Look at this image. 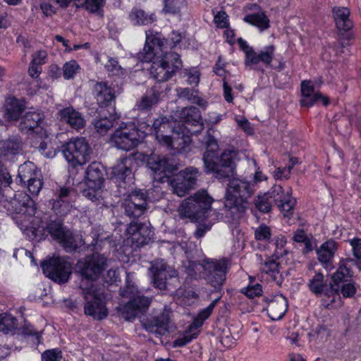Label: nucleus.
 Listing matches in <instances>:
<instances>
[{
  "mask_svg": "<svg viewBox=\"0 0 361 361\" xmlns=\"http://www.w3.org/2000/svg\"><path fill=\"white\" fill-rule=\"evenodd\" d=\"M133 159L126 157L121 159L112 169V180L117 184L118 196L126 197L122 208L126 216L132 219L139 218L147 209V196L141 190L130 192L133 183L131 164Z\"/></svg>",
  "mask_w": 361,
  "mask_h": 361,
  "instance_id": "1",
  "label": "nucleus"
},
{
  "mask_svg": "<svg viewBox=\"0 0 361 361\" xmlns=\"http://www.w3.org/2000/svg\"><path fill=\"white\" fill-rule=\"evenodd\" d=\"M212 129L208 130L202 140L206 147L202 157L205 173H212L219 180L230 178L235 171L238 153L235 150L226 149L217 156L219 145L217 140L212 135Z\"/></svg>",
  "mask_w": 361,
  "mask_h": 361,
  "instance_id": "2",
  "label": "nucleus"
},
{
  "mask_svg": "<svg viewBox=\"0 0 361 361\" xmlns=\"http://www.w3.org/2000/svg\"><path fill=\"white\" fill-rule=\"evenodd\" d=\"M255 192V185L240 178H232L226 188L224 213L232 220L240 219L245 212L247 200Z\"/></svg>",
  "mask_w": 361,
  "mask_h": 361,
  "instance_id": "3",
  "label": "nucleus"
},
{
  "mask_svg": "<svg viewBox=\"0 0 361 361\" xmlns=\"http://www.w3.org/2000/svg\"><path fill=\"white\" fill-rule=\"evenodd\" d=\"M44 231H47L54 240L58 241L68 252H74L85 245L81 236L74 235L72 231L63 226L59 217L50 219L47 222L41 221L37 227L33 222L27 235L29 238H36Z\"/></svg>",
  "mask_w": 361,
  "mask_h": 361,
  "instance_id": "4",
  "label": "nucleus"
},
{
  "mask_svg": "<svg viewBox=\"0 0 361 361\" xmlns=\"http://www.w3.org/2000/svg\"><path fill=\"white\" fill-rule=\"evenodd\" d=\"M3 206L12 216L20 230L26 234L30 232L37 210L35 202L30 195L23 192L15 194L10 200L4 202Z\"/></svg>",
  "mask_w": 361,
  "mask_h": 361,
  "instance_id": "5",
  "label": "nucleus"
},
{
  "mask_svg": "<svg viewBox=\"0 0 361 361\" xmlns=\"http://www.w3.org/2000/svg\"><path fill=\"white\" fill-rule=\"evenodd\" d=\"M138 293L137 287L134 282L133 274L127 273L126 285L120 289V295L123 298H133L121 307V315L128 321L135 319L139 314H143L148 309L151 300L143 295L134 297Z\"/></svg>",
  "mask_w": 361,
  "mask_h": 361,
  "instance_id": "6",
  "label": "nucleus"
},
{
  "mask_svg": "<svg viewBox=\"0 0 361 361\" xmlns=\"http://www.w3.org/2000/svg\"><path fill=\"white\" fill-rule=\"evenodd\" d=\"M212 198L206 191L197 192L185 198L178 207L181 219H189L191 221L199 222L208 218L212 212Z\"/></svg>",
  "mask_w": 361,
  "mask_h": 361,
  "instance_id": "7",
  "label": "nucleus"
},
{
  "mask_svg": "<svg viewBox=\"0 0 361 361\" xmlns=\"http://www.w3.org/2000/svg\"><path fill=\"white\" fill-rule=\"evenodd\" d=\"M202 277L207 283L216 292H221L230 269L229 260L225 257L220 259L206 258L202 262Z\"/></svg>",
  "mask_w": 361,
  "mask_h": 361,
  "instance_id": "8",
  "label": "nucleus"
},
{
  "mask_svg": "<svg viewBox=\"0 0 361 361\" xmlns=\"http://www.w3.org/2000/svg\"><path fill=\"white\" fill-rule=\"evenodd\" d=\"M147 33L146 42L142 51L137 54V58L142 62L152 61L154 56L158 54L157 50L164 51V49L167 46L172 48L176 47L180 42L182 36L181 34L172 31L169 35V39L161 38L159 35L150 37Z\"/></svg>",
  "mask_w": 361,
  "mask_h": 361,
  "instance_id": "9",
  "label": "nucleus"
},
{
  "mask_svg": "<svg viewBox=\"0 0 361 361\" xmlns=\"http://www.w3.org/2000/svg\"><path fill=\"white\" fill-rule=\"evenodd\" d=\"M142 134L134 123H122L111 135V141L116 148L128 152L137 147L144 137Z\"/></svg>",
  "mask_w": 361,
  "mask_h": 361,
  "instance_id": "10",
  "label": "nucleus"
},
{
  "mask_svg": "<svg viewBox=\"0 0 361 361\" xmlns=\"http://www.w3.org/2000/svg\"><path fill=\"white\" fill-rule=\"evenodd\" d=\"M182 61L180 55L175 52L166 53L161 60L154 61L150 68V74L160 84L169 80L180 68Z\"/></svg>",
  "mask_w": 361,
  "mask_h": 361,
  "instance_id": "11",
  "label": "nucleus"
},
{
  "mask_svg": "<svg viewBox=\"0 0 361 361\" xmlns=\"http://www.w3.org/2000/svg\"><path fill=\"white\" fill-rule=\"evenodd\" d=\"M61 148L66 160L73 168L86 164L90 159L91 149L84 137L71 139Z\"/></svg>",
  "mask_w": 361,
  "mask_h": 361,
  "instance_id": "12",
  "label": "nucleus"
},
{
  "mask_svg": "<svg viewBox=\"0 0 361 361\" xmlns=\"http://www.w3.org/2000/svg\"><path fill=\"white\" fill-rule=\"evenodd\" d=\"M92 91L97 104L100 108H108L114 111L116 98L123 90L118 82L109 83L106 81H101L94 84Z\"/></svg>",
  "mask_w": 361,
  "mask_h": 361,
  "instance_id": "13",
  "label": "nucleus"
},
{
  "mask_svg": "<svg viewBox=\"0 0 361 361\" xmlns=\"http://www.w3.org/2000/svg\"><path fill=\"white\" fill-rule=\"evenodd\" d=\"M41 267L47 277L59 283L68 280L72 268L69 262L59 257L43 261Z\"/></svg>",
  "mask_w": 361,
  "mask_h": 361,
  "instance_id": "14",
  "label": "nucleus"
},
{
  "mask_svg": "<svg viewBox=\"0 0 361 361\" xmlns=\"http://www.w3.org/2000/svg\"><path fill=\"white\" fill-rule=\"evenodd\" d=\"M18 128L25 133H34L41 138L48 136L47 124L44 114L41 112H27L20 118Z\"/></svg>",
  "mask_w": 361,
  "mask_h": 361,
  "instance_id": "15",
  "label": "nucleus"
},
{
  "mask_svg": "<svg viewBox=\"0 0 361 361\" xmlns=\"http://www.w3.org/2000/svg\"><path fill=\"white\" fill-rule=\"evenodd\" d=\"M106 257L97 252L87 256L78 263L82 276L91 281L96 280L105 269Z\"/></svg>",
  "mask_w": 361,
  "mask_h": 361,
  "instance_id": "16",
  "label": "nucleus"
},
{
  "mask_svg": "<svg viewBox=\"0 0 361 361\" xmlns=\"http://www.w3.org/2000/svg\"><path fill=\"white\" fill-rule=\"evenodd\" d=\"M85 300L84 312L96 320H102L108 315V310L103 297L92 291L83 293Z\"/></svg>",
  "mask_w": 361,
  "mask_h": 361,
  "instance_id": "17",
  "label": "nucleus"
},
{
  "mask_svg": "<svg viewBox=\"0 0 361 361\" xmlns=\"http://www.w3.org/2000/svg\"><path fill=\"white\" fill-rule=\"evenodd\" d=\"M153 282L156 288L166 290L171 283L170 280L178 281V272L166 264L164 260L155 262L152 267Z\"/></svg>",
  "mask_w": 361,
  "mask_h": 361,
  "instance_id": "18",
  "label": "nucleus"
},
{
  "mask_svg": "<svg viewBox=\"0 0 361 361\" xmlns=\"http://www.w3.org/2000/svg\"><path fill=\"white\" fill-rule=\"evenodd\" d=\"M268 193L273 200V203L276 204L285 216L289 217L292 215L296 200L291 196V190L285 192L282 186L275 185Z\"/></svg>",
  "mask_w": 361,
  "mask_h": 361,
  "instance_id": "19",
  "label": "nucleus"
},
{
  "mask_svg": "<svg viewBox=\"0 0 361 361\" xmlns=\"http://www.w3.org/2000/svg\"><path fill=\"white\" fill-rule=\"evenodd\" d=\"M147 166L155 173L168 177L178 170V163L173 156L164 157L152 154L147 159Z\"/></svg>",
  "mask_w": 361,
  "mask_h": 361,
  "instance_id": "20",
  "label": "nucleus"
},
{
  "mask_svg": "<svg viewBox=\"0 0 361 361\" xmlns=\"http://www.w3.org/2000/svg\"><path fill=\"white\" fill-rule=\"evenodd\" d=\"M127 233L132 243L137 247L147 244L154 235L149 224L137 221H133L129 224Z\"/></svg>",
  "mask_w": 361,
  "mask_h": 361,
  "instance_id": "21",
  "label": "nucleus"
},
{
  "mask_svg": "<svg viewBox=\"0 0 361 361\" xmlns=\"http://www.w3.org/2000/svg\"><path fill=\"white\" fill-rule=\"evenodd\" d=\"M170 312L166 309L159 314L147 318L143 323L144 329L160 337L169 331Z\"/></svg>",
  "mask_w": 361,
  "mask_h": 361,
  "instance_id": "22",
  "label": "nucleus"
},
{
  "mask_svg": "<svg viewBox=\"0 0 361 361\" xmlns=\"http://www.w3.org/2000/svg\"><path fill=\"white\" fill-rule=\"evenodd\" d=\"M200 133L188 126H176L173 131V149L177 153H184L190 150L191 135Z\"/></svg>",
  "mask_w": 361,
  "mask_h": 361,
  "instance_id": "23",
  "label": "nucleus"
},
{
  "mask_svg": "<svg viewBox=\"0 0 361 361\" xmlns=\"http://www.w3.org/2000/svg\"><path fill=\"white\" fill-rule=\"evenodd\" d=\"M307 286L309 290L316 296L324 295L329 299V301L332 296V293L334 291L332 289L331 282L328 284L327 281L325 280L324 275L322 272H315L309 279Z\"/></svg>",
  "mask_w": 361,
  "mask_h": 361,
  "instance_id": "24",
  "label": "nucleus"
},
{
  "mask_svg": "<svg viewBox=\"0 0 361 361\" xmlns=\"http://www.w3.org/2000/svg\"><path fill=\"white\" fill-rule=\"evenodd\" d=\"M301 93L302 98L300 99V105L310 107L322 102L324 106L329 104V99L322 95L319 92H314V86L311 81L304 80L301 83Z\"/></svg>",
  "mask_w": 361,
  "mask_h": 361,
  "instance_id": "25",
  "label": "nucleus"
},
{
  "mask_svg": "<svg viewBox=\"0 0 361 361\" xmlns=\"http://www.w3.org/2000/svg\"><path fill=\"white\" fill-rule=\"evenodd\" d=\"M164 92V87L160 84H155L149 90H147L141 99L137 102L136 106L139 111H149L158 104L161 96Z\"/></svg>",
  "mask_w": 361,
  "mask_h": 361,
  "instance_id": "26",
  "label": "nucleus"
},
{
  "mask_svg": "<svg viewBox=\"0 0 361 361\" xmlns=\"http://www.w3.org/2000/svg\"><path fill=\"white\" fill-rule=\"evenodd\" d=\"M57 117L61 122L75 130H80L85 125V120L81 113L73 106H68L59 110Z\"/></svg>",
  "mask_w": 361,
  "mask_h": 361,
  "instance_id": "27",
  "label": "nucleus"
},
{
  "mask_svg": "<svg viewBox=\"0 0 361 361\" xmlns=\"http://www.w3.org/2000/svg\"><path fill=\"white\" fill-rule=\"evenodd\" d=\"M71 190L68 188H61L52 203V209L59 217L66 216L72 208L71 201Z\"/></svg>",
  "mask_w": 361,
  "mask_h": 361,
  "instance_id": "28",
  "label": "nucleus"
},
{
  "mask_svg": "<svg viewBox=\"0 0 361 361\" xmlns=\"http://www.w3.org/2000/svg\"><path fill=\"white\" fill-rule=\"evenodd\" d=\"M267 303V311L272 320H279L285 314L288 309L287 300L282 295H276L271 299L264 298Z\"/></svg>",
  "mask_w": 361,
  "mask_h": 361,
  "instance_id": "29",
  "label": "nucleus"
},
{
  "mask_svg": "<svg viewBox=\"0 0 361 361\" xmlns=\"http://www.w3.org/2000/svg\"><path fill=\"white\" fill-rule=\"evenodd\" d=\"M180 117L183 119V123L178 126H188L193 130H200V132L203 129L201 114L197 107H185L181 111Z\"/></svg>",
  "mask_w": 361,
  "mask_h": 361,
  "instance_id": "30",
  "label": "nucleus"
},
{
  "mask_svg": "<svg viewBox=\"0 0 361 361\" xmlns=\"http://www.w3.org/2000/svg\"><path fill=\"white\" fill-rule=\"evenodd\" d=\"M4 118L8 121H16L19 120L25 106L23 101L14 97H8L4 103Z\"/></svg>",
  "mask_w": 361,
  "mask_h": 361,
  "instance_id": "31",
  "label": "nucleus"
},
{
  "mask_svg": "<svg viewBox=\"0 0 361 361\" xmlns=\"http://www.w3.org/2000/svg\"><path fill=\"white\" fill-rule=\"evenodd\" d=\"M337 250L338 243L335 240H329L324 242L316 250L319 262L326 268L331 267Z\"/></svg>",
  "mask_w": 361,
  "mask_h": 361,
  "instance_id": "32",
  "label": "nucleus"
},
{
  "mask_svg": "<svg viewBox=\"0 0 361 361\" xmlns=\"http://www.w3.org/2000/svg\"><path fill=\"white\" fill-rule=\"evenodd\" d=\"M22 147V140L19 135H11L8 139L0 140V157L9 159L18 154Z\"/></svg>",
  "mask_w": 361,
  "mask_h": 361,
  "instance_id": "33",
  "label": "nucleus"
},
{
  "mask_svg": "<svg viewBox=\"0 0 361 361\" xmlns=\"http://www.w3.org/2000/svg\"><path fill=\"white\" fill-rule=\"evenodd\" d=\"M275 47L272 44L264 47L259 51H254L249 56L248 62H245L246 66L255 65L262 63L265 66L270 67L274 59Z\"/></svg>",
  "mask_w": 361,
  "mask_h": 361,
  "instance_id": "34",
  "label": "nucleus"
},
{
  "mask_svg": "<svg viewBox=\"0 0 361 361\" xmlns=\"http://www.w3.org/2000/svg\"><path fill=\"white\" fill-rule=\"evenodd\" d=\"M332 288L334 291L332 293V296L330 298V300L326 301L324 300L323 302V305L326 307H328L331 304L335 302L337 298H340L341 294L344 298H350L353 297L356 292V288L352 282V280L341 283L332 284Z\"/></svg>",
  "mask_w": 361,
  "mask_h": 361,
  "instance_id": "35",
  "label": "nucleus"
},
{
  "mask_svg": "<svg viewBox=\"0 0 361 361\" xmlns=\"http://www.w3.org/2000/svg\"><path fill=\"white\" fill-rule=\"evenodd\" d=\"M40 174V171L33 162L25 161L18 167L16 182L20 185H25L26 181H30L32 178Z\"/></svg>",
  "mask_w": 361,
  "mask_h": 361,
  "instance_id": "36",
  "label": "nucleus"
},
{
  "mask_svg": "<svg viewBox=\"0 0 361 361\" xmlns=\"http://www.w3.org/2000/svg\"><path fill=\"white\" fill-rule=\"evenodd\" d=\"M349 262H353L345 260V259H341L340 260L338 268L331 276V284H338L339 283H341L351 281L353 272L350 269V264Z\"/></svg>",
  "mask_w": 361,
  "mask_h": 361,
  "instance_id": "37",
  "label": "nucleus"
},
{
  "mask_svg": "<svg viewBox=\"0 0 361 361\" xmlns=\"http://www.w3.org/2000/svg\"><path fill=\"white\" fill-rule=\"evenodd\" d=\"M333 15L336 27L340 30L348 31L353 27V22L350 19V11L345 7H335Z\"/></svg>",
  "mask_w": 361,
  "mask_h": 361,
  "instance_id": "38",
  "label": "nucleus"
},
{
  "mask_svg": "<svg viewBox=\"0 0 361 361\" xmlns=\"http://www.w3.org/2000/svg\"><path fill=\"white\" fill-rule=\"evenodd\" d=\"M105 168L99 162H92L86 170V181L90 182V184L103 185Z\"/></svg>",
  "mask_w": 361,
  "mask_h": 361,
  "instance_id": "39",
  "label": "nucleus"
},
{
  "mask_svg": "<svg viewBox=\"0 0 361 361\" xmlns=\"http://www.w3.org/2000/svg\"><path fill=\"white\" fill-rule=\"evenodd\" d=\"M279 262H276V259L269 257L267 260L262 264L261 271L262 273H265L269 275L271 279L275 281L277 284H281L283 281L281 274L279 270Z\"/></svg>",
  "mask_w": 361,
  "mask_h": 361,
  "instance_id": "40",
  "label": "nucleus"
},
{
  "mask_svg": "<svg viewBox=\"0 0 361 361\" xmlns=\"http://www.w3.org/2000/svg\"><path fill=\"white\" fill-rule=\"evenodd\" d=\"M177 95L180 99L187 100L192 104H196L200 107L205 108L207 102L197 94V92L188 87L176 89Z\"/></svg>",
  "mask_w": 361,
  "mask_h": 361,
  "instance_id": "41",
  "label": "nucleus"
},
{
  "mask_svg": "<svg viewBox=\"0 0 361 361\" xmlns=\"http://www.w3.org/2000/svg\"><path fill=\"white\" fill-rule=\"evenodd\" d=\"M129 19L135 25H146L155 20V16L148 15L143 10L134 8L129 13Z\"/></svg>",
  "mask_w": 361,
  "mask_h": 361,
  "instance_id": "42",
  "label": "nucleus"
},
{
  "mask_svg": "<svg viewBox=\"0 0 361 361\" xmlns=\"http://www.w3.org/2000/svg\"><path fill=\"white\" fill-rule=\"evenodd\" d=\"M244 21L257 27L261 31L269 27V19L264 12L251 13L245 16Z\"/></svg>",
  "mask_w": 361,
  "mask_h": 361,
  "instance_id": "43",
  "label": "nucleus"
},
{
  "mask_svg": "<svg viewBox=\"0 0 361 361\" xmlns=\"http://www.w3.org/2000/svg\"><path fill=\"white\" fill-rule=\"evenodd\" d=\"M108 112L109 116H104L94 121V126L99 133H106L114 126V121L116 119V110L112 111L111 109H108Z\"/></svg>",
  "mask_w": 361,
  "mask_h": 361,
  "instance_id": "44",
  "label": "nucleus"
},
{
  "mask_svg": "<svg viewBox=\"0 0 361 361\" xmlns=\"http://www.w3.org/2000/svg\"><path fill=\"white\" fill-rule=\"evenodd\" d=\"M17 319L8 313L0 314V331L7 334H13L18 328Z\"/></svg>",
  "mask_w": 361,
  "mask_h": 361,
  "instance_id": "45",
  "label": "nucleus"
},
{
  "mask_svg": "<svg viewBox=\"0 0 361 361\" xmlns=\"http://www.w3.org/2000/svg\"><path fill=\"white\" fill-rule=\"evenodd\" d=\"M254 204L255 208L262 213H269L273 206V200L267 192L258 195L255 198Z\"/></svg>",
  "mask_w": 361,
  "mask_h": 361,
  "instance_id": "46",
  "label": "nucleus"
},
{
  "mask_svg": "<svg viewBox=\"0 0 361 361\" xmlns=\"http://www.w3.org/2000/svg\"><path fill=\"white\" fill-rule=\"evenodd\" d=\"M329 336L330 330L323 325H317L308 333L310 341H314L317 343L326 341Z\"/></svg>",
  "mask_w": 361,
  "mask_h": 361,
  "instance_id": "47",
  "label": "nucleus"
},
{
  "mask_svg": "<svg viewBox=\"0 0 361 361\" xmlns=\"http://www.w3.org/2000/svg\"><path fill=\"white\" fill-rule=\"evenodd\" d=\"M86 186L87 187L81 191L84 197L92 202L97 201L102 198L103 185L97 183L94 185L90 184V182L86 181Z\"/></svg>",
  "mask_w": 361,
  "mask_h": 361,
  "instance_id": "48",
  "label": "nucleus"
},
{
  "mask_svg": "<svg viewBox=\"0 0 361 361\" xmlns=\"http://www.w3.org/2000/svg\"><path fill=\"white\" fill-rule=\"evenodd\" d=\"M181 175H175L173 178L171 180V186L173 189V192L179 197L184 196L192 188L187 185L186 183Z\"/></svg>",
  "mask_w": 361,
  "mask_h": 361,
  "instance_id": "49",
  "label": "nucleus"
},
{
  "mask_svg": "<svg viewBox=\"0 0 361 361\" xmlns=\"http://www.w3.org/2000/svg\"><path fill=\"white\" fill-rule=\"evenodd\" d=\"M176 175H181L184 178L183 181L192 189L196 185L197 177L199 176V171L195 167H188L179 171Z\"/></svg>",
  "mask_w": 361,
  "mask_h": 361,
  "instance_id": "50",
  "label": "nucleus"
},
{
  "mask_svg": "<svg viewBox=\"0 0 361 361\" xmlns=\"http://www.w3.org/2000/svg\"><path fill=\"white\" fill-rule=\"evenodd\" d=\"M183 268L187 278L190 279H197L202 276V273L200 271V268H202V263L188 260L184 262Z\"/></svg>",
  "mask_w": 361,
  "mask_h": 361,
  "instance_id": "51",
  "label": "nucleus"
},
{
  "mask_svg": "<svg viewBox=\"0 0 361 361\" xmlns=\"http://www.w3.org/2000/svg\"><path fill=\"white\" fill-rule=\"evenodd\" d=\"M200 72L195 68L184 69L180 71V76L188 85L197 86L200 82Z\"/></svg>",
  "mask_w": 361,
  "mask_h": 361,
  "instance_id": "52",
  "label": "nucleus"
},
{
  "mask_svg": "<svg viewBox=\"0 0 361 361\" xmlns=\"http://www.w3.org/2000/svg\"><path fill=\"white\" fill-rule=\"evenodd\" d=\"M105 0H86L80 4H76L77 8H82L91 13H97L103 8Z\"/></svg>",
  "mask_w": 361,
  "mask_h": 361,
  "instance_id": "53",
  "label": "nucleus"
},
{
  "mask_svg": "<svg viewBox=\"0 0 361 361\" xmlns=\"http://www.w3.org/2000/svg\"><path fill=\"white\" fill-rule=\"evenodd\" d=\"M275 250L272 257L276 259H279L288 254V250L285 248L286 245V239L283 235H278L274 238Z\"/></svg>",
  "mask_w": 361,
  "mask_h": 361,
  "instance_id": "54",
  "label": "nucleus"
},
{
  "mask_svg": "<svg viewBox=\"0 0 361 361\" xmlns=\"http://www.w3.org/2000/svg\"><path fill=\"white\" fill-rule=\"evenodd\" d=\"M23 185L26 186L28 192L32 195L37 196L43 186V181L41 178V174L32 178L30 181H26L25 185Z\"/></svg>",
  "mask_w": 361,
  "mask_h": 361,
  "instance_id": "55",
  "label": "nucleus"
},
{
  "mask_svg": "<svg viewBox=\"0 0 361 361\" xmlns=\"http://www.w3.org/2000/svg\"><path fill=\"white\" fill-rule=\"evenodd\" d=\"M80 66L75 60L66 62L63 66V75L65 79L70 80L73 78L78 72Z\"/></svg>",
  "mask_w": 361,
  "mask_h": 361,
  "instance_id": "56",
  "label": "nucleus"
},
{
  "mask_svg": "<svg viewBox=\"0 0 361 361\" xmlns=\"http://www.w3.org/2000/svg\"><path fill=\"white\" fill-rule=\"evenodd\" d=\"M147 127L149 128V130H154L155 135L157 133H163L166 128H169V124L168 123V120L166 117H159L157 119H154L152 123V127H150V124H147Z\"/></svg>",
  "mask_w": 361,
  "mask_h": 361,
  "instance_id": "57",
  "label": "nucleus"
},
{
  "mask_svg": "<svg viewBox=\"0 0 361 361\" xmlns=\"http://www.w3.org/2000/svg\"><path fill=\"white\" fill-rule=\"evenodd\" d=\"M63 353L59 348L46 350L42 353V361H61Z\"/></svg>",
  "mask_w": 361,
  "mask_h": 361,
  "instance_id": "58",
  "label": "nucleus"
},
{
  "mask_svg": "<svg viewBox=\"0 0 361 361\" xmlns=\"http://www.w3.org/2000/svg\"><path fill=\"white\" fill-rule=\"evenodd\" d=\"M105 68L112 75H121L123 74V69L116 58H109L105 65Z\"/></svg>",
  "mask_w": 361,
  "mask_h": 361,
  "instance_id": "59",
  "label": "nucleus"
},
{
  "mask_svg": "<svg viewBox=\"0 0 361 361\" xmlns=\"http://www.w3.org/2000/svg\"><path fill=\"white\" fill-rule=\"evenodd\" d=\"M198 332H192L190 330L186 331L181 336L178 337L174 341L175 347H183L198 336Z\"/></svg>",
  "mask_w": 361,
  "mask_h": 361,
  "instance_id": "60",
  "label": "nucleus"
},
{
  "mask_svg": "<svg viewBox=\"0 0 361 361\" xmlns=\"http://www.w3.org/2000/svg\"><path fill=\"white\" fill-rule=\"evenodd\" d=\"M240 292L249 298H254L255 297L261 295L263 291L262 285L257 283L255 284L248 285L247 287L241 289Z\"/></svg>",
  "mask_w": 361,
  "mask_h": 361,
  "instance_id": "61",
  "label": "nucleus"
},
{
  "mask_svg": "<svg viewBox=\"0 0 361 361\" xmlns=\"http://www.w3.org/2000/svg\"><path fill=\"white\" fill-rule=\"evenodd\" d=\"M271 228L265 224H261L255 231V236L257 240H267L271 238Z\"/></svg>",
  "mask_w": 361,
  "mask_h": 361,
  "instance_id": "62",
  "label": "nucleus"
},
{
  "mask_svg": "<svg viewBox=\"0 0 361 361\" xmlns=\"http://www.w3.org/2000/svg\"><path fill=\"white\" fill-rule=\"evenodd\" d=\"M183 2V0H164V11L169 13H176L180 11Z\"/></svg>",
  "mask_w": 361,
  "mask_h": 361,
  "instance_id": "63",
  "label": "nucleus"
},
{
  "mask_svg": "<svg viewBox=\"0 0 361 361\" xmlns=\"http://www.w3.org/2000/svg\"><path fill=\"white\" fill-rule=\"evenodd\" d=\"M221 298V295L219 296L217 298L214 300L207 307L202 310L198 314L200 318L202 319L203 321H205L207 319H208L209 317L212 313L214 308L220 300Z\"/></svg>",
  "mask_w": 361,
  "mask_h": 361,
  "instance_id": "64",
  "label": "nucleus"
}]
</instances>
